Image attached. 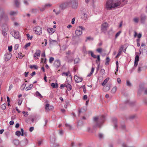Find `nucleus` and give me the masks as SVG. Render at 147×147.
I'll return each instance as SVG.
<instances>
[{"label": "nucleus", "mask_w": 147, "mask_h": 147, "mask_svg": "<svg viewBox=\"0 0 147 147\" xmlns=\"http://www.w3.org/2000/svg\"><path fill=\"white\" fill-rule=\"evenodd\" d=\"M121 4L120 0H107L105 8L107 10L114 9L119 8Z\"/></svg>", "instance_id": "obj_1"}, {"label": "nucleus", "mask_w": 147, "mask_h": 147, "mask_svg": "<svg viewBox=\"0 0 147 147\" xmlns=\"http://www.w3.org/2000/svg\"><path fill=\"white\" fill-rule=\"evenodd\" d=\"M105 120V116L102 115L99 117H95L93 118L94 124L93 125V129L96 130L97 127L101 128L104 121Z\"/></svg>", "instance_id": "obj_2"}, {"label": "nucleus", "mask_w": 147, "mask_h": 147, "mask_svg": "<svg viewBox=\"0 0 147 147\" xmlns=\"http://www.w3.org/2000/svg\"><path fill=\"white\" fill-rule=\"evenodd\" d=\"M65 54L66 57L67 59L68 62L70 63L72 62L74 58V54L69 50L66 52Z\"/></svg>", "instance_id": "obj_3"}, {"label": "nucleus", "mask_w": 147, "mask_h": 147, "mask_svg": "<svg viewBox=\"0 0 147 147\" xmlns=\"http://www.w3.org/2000/svg\"><path fill=\"white\" fill-rule=\"evenodd\" d=\"M0 11H1L0 15V22L2 21L7 22L8 20L7 16L5 13L4 11L0 7Z\"/></svg>", "instance_id": "obj_4"}, {"label": "nucleus", "mask_w": 147, "mask_h": 147, "mask_svg": "<svg viewBox=\"0 0 147 147\" xmlns=\"http://www.w3.org/2000/svg\"><path fill=\"white\" fill-rule=\"evenodd\" d=\"M69 6H71L74 9L77 8L78 5V0H70L68 2Z\"/></svg>", "instance_id": "obj_5"}, {"label": "nucleus", "mask_w": 147, "mask_h": 147, "mask_svg": "<svg viewBox=\"0 0 147 147\" xmlns=\"http://www.w3.org/2000/svg\"><path fill=\"white\" fill-rule=\"evenodd\" d=\"M109 26V24L107 22H104L101 25V30L105 34Z\"/></svg>", "instance_id": "obj_6"}, {"label": "nucleus", "mask_w": 147, "mask_h": 147, "mask_svg": "<svg viewBox=\"0 0 147 147\" xmlns=\"http://www.w3.org/2000/svg\"><path fill=\"white\" fill-rule=\"evenodd\" d=\"M33 30L35 34H36L39 35L42 33V28L39 26L34 28Z\"/></svg>", "instance_id": "obj_7"}, {"label": "nucleus", "mask_w": 147, "mask_h": 147, "mask_svg": "<svg viewBox=\"0 0 147 147\" xmlns=\"http://www.w3.org/2000/svg\"><path fill=\"white\" fill-rule=\"evenodd\" d=\"M83 29H84L82 26H79L75 31L76 34L78 36L80 35L82 33V30Z\"/></svg>", "instance_id": "obj_8"}, {"label": "nucleus", "mask_w": 147, "mask_h": 147, "mask_svg": "<svg viewBox=\"0 0 147 147\" xmlns=\"http://www.w3.org/2000/svg\"><path fill=\"white\" fill-rule=\"evenodd\" d=\"M55 140L56 139L55 137H54L53 138L51 139V146L52 147L59 146V144L55 142Z\"/></svg>", "instance_id": "obj_9"}, {"label": "nucleus", "mask_w": 147, "mask_h": 147, "mask_svg": "<svg viewBox=\"0 0 147 147\" xmlns=\"http://www.w3.org/2000/svg\"><path fill=\"white\" fill-rule=\"evenodd\" d=\"M146 19V16L144 14H142L140 16V20L141 23L142 24L145 23V21Z\"/></svg>", "instance_id": "obj_10"}, {"label": "nucleus", "mask_w": 147, "mask_h": 147, "mask_svg": "<svg viewBox=\"0 0 147 147\" xmlns=\"http://www.w3.org/2000/svg\"><path fill=\"white\" fill-rule=\"evenodd\" d=\"M11 34L16 39H18L19 37V34L18 31L11 32Z\"/></svg>", "instance_id": "obj_11"}, {"label": "nucleus", "mask_w": 147, "mask_h": 147, "mask_svg": "<svg viewBox=\"0 0 147 147\" xmlns=\"http://www.w3.org/2000/svg\"><path fill=\"white\" fill-rule=\"evenodd\" d=\"M11 56V55L10 53H7L5 55L4 58L5 61H8L10 59Z\"/></svg>", "instance_id": "obj_12"}, {"label": "nucleus", "mask_w": 147, "mask_h": 147, "mask_svg": "<svg viewBox=\"0 0 147 147\" xmlns=\"http://www.w3.org/2000/svg\"><path fill=\"white\" fill-rule=\"evenodd\" d=\"M67 6H69V5H68V2L62 3L60 5V7L61 9H65Z\"/></svg>", "instance_id": "obj_13"}, {"label": "nucleus", "mask_w": 147, "mask_h": 147, "mask_svg": "<svg viewBox=\"0 0 147 147\" xmlns=\"http://www.w3.org/2000/svg\"><path fill=\"white\" fill-rule=\"evenodd\" d=\"M53 65L56 68L59 67L61 65L60 60H56L54 63Z\"/></svg>", "instance_id": "obj_14"}, {"label": "nucleus", "mask_w": 147, "mask_h": 147, "mask_svg": "<svg viewBox=\"0 0 147 147\" xmlns=\"http://www.w3.org/2000/svg\"><path fill=\"white\" fill-rule=\"evenodd\" d=\"M74 78L75 82L77 83L81 82L82 80V78L79 77L77 76H74Z\"/></svg>", "instance_id": "obj_15"}, {"label": "nucleus", "mask_w": 147, "mask_h": 147, "mask_svg": "<svg viewBox=\"0 0 147 147\" xmlns=\"http://www.w3.org/2000/svg\"><path fill=\"white\" fill-rule=\"evenodd\" d=\"M40 50H38L36 51V53L34 55V57H36L39 56L40 55Z\"/></svg>", "instance_id": "obj_16"}, {"label": "nucleus", "mask_w": 147, "mask_h": 147, "mask_svg": "<svg viewBox=\"0 0 147 147\" xmlns=\"http://www.w3.org/2000/svg\"><path fill=\"white\" fill-rule=\"evenodd\" d=\"M47 31L49 33H51V34H52L55 31V30L52 28H49L47 29Z\"/></svg>", "instance_id": "obj_17"}, {"label": "nucleus", "mask_w": 147, "mask_h": 147, "mask_svg": "<svg viewBox=\"0 0 147 147\" xmlns=\"http://www.w3.org/2000/svg\"><path fill=\"white\" fill-rule=\"evenodd\" d=\"M67 88V90L68 91L72 89V86L71 85L69 84H66V86Z\"/></svg>", "instance_id": "obj_18"}, {"label": "nucleus", "mask_w": 147, "mask_h": 147, "mask_svg": "<svg viewBox=\"0 0 147 147\" xmlns=\"http://www.w3.org/2000/svg\"><path fill=\"white\" fill-rule=\"evenodd\" d=\"M88 54H90L91 56L94 58H96L97 57L96 56L94 55L92 51H89L88 52Z\"/></svg>", "instance_id": "obj_19"}, {"label": "nucleus", "mask_w": 147, "mask_h": 147, "mask_svg": "<svg viewBox=\"0 0 147 147\" xmlns=\"http://www.w3.org/2000/svg\"><path fill=\"white\" fill-rule=\"evenodd\" d=\"M110 89V87L109 86H105L103 88V91L105 92L108 91Z\"/></svg>", "instance_id": "obj_20"}, {"label": "nucleus", "mask_w": 147, "mask_h": 147, "mask_svg": "<svg viewBox=\"0 0 147 147\" xmlns=\"http://www.w3.org/2000/svg\"><path fill=\"white\" fill-rule=\"evenodd\" d=\"M50 43L53 45H57L58 44L57 41L56 40L51 39L50 40Z\"/></svg>", "instance_id": "obj_21"}, {"label": "nucleus", "mask_w": 147, "mask_h": 147, "mask_svg": "<svg viewBox=\"0 0 147 147\" xmlns=\"http://www.w3.org/2000/svg\"><path fill=\"white\" fill-rule=\"evenodd\" d=\"M82 16L84 20H86L88 19V15L85 12L83 13Z\"/></svg>", "instance_id": "obj_22"}, {"label": "nucleus", "mask_w": 147, "mask_h": 147, "mask_svg": "<svg viewBox=\"0 0 147 147\" xmlns=\"http://www.w3.org/2000/svg\"><path fill=\"white\" fill-rule=\"evenodd\" d=\"M18 13L17 11H11L9 13V15L11 16H14L16 15Z\"/></svg>", "instance_id": "obj_23"}, {"label": "nucleus", "mask_w": 147, "mask_h": 147, "mask_svg": "<svg viewBox=\"0 0 147 147\" xmlns=\"http://www.w3.org/2000/svg\"><path fill=\"white\" fill-rule=\"evenodd\" d=\"M113 121L114 125V128H116L117 127V125L116 124L117 119L115 118H114L113 119Z\"/></svg>", "instance_id": "obj_24"}, {"label": "nucleus", "mask_w": 147, "mask_h": 147, "mask_svg": "<svg viewBox=\"0 0 147 147\" xmlns=\"http://www.w3.org/2000/svg\"><path fill=\"white\" fill-rule=\"evenodd\" d=\"M109 80V78H107L103 81V82L102 84V85L103 86L105 85L107 83Z\"/></svg>", "instance_id": "obj_25"}, {"label": "nucleus", "mask_w": 147, "mask_h": 147, "mask_svg": "<svg viewBox=\"0 0 147 147\" xmlns=\"http://www.w3.org/2000/svg\"><path fill=\"white\" fill-rule=\"evenodd\" d=\"M110 61V59L109 57H107L106 59V62L105 63V65H108L109 64V63Z\"/></svg>", "instance_id": "obj_26"}, {"label": "nucleus", "mask_w": 147, "mask_h": 147, "mask_svg": "<svg viewBox=\"0 0 147 147\" xmlns=\"http://www.w3.org/2000/svg\"><path fill=\"white\" fill-rule=\"evenodd\" d=\"M51 85L53 88H56L58 87V84L57 83H52L51 84Z\"/></svg>", "instance_id": "obj_27"}, {"label": "nucleus", "mask_w": 147, "mask_h": 147, "mask_svg": "<svg viewBox=\"0 0 147 147\" xmlns=\"http://www.w3.org/2000/svg\"><path fill=\"white\" fill-rule=\"evenodd\" d=\"M142 64L141 63H140L139 65H138V72H140L141 71V68H142Z\"/></svg>", "instance_id": "obj_28"}, {"label": "nucleus", "mask_w": 147, "mask_h": 147, "mask_svg": "<svg viewBox=\"0 0 147 147\" xmlns=\"http://www.w3.org/2000/svg\"><path fill=\"white\" fill-rule=\"evenodd\" d=\"M30 69H32L33 68H34L35 69H36L38 68V67L37 65H30Z\"/></svg>", "instance_id": "obj_29"}, {"label": "nucleus", "mask_w": 147, "mask_h": 147, "mask_svg": "<svg viewBox=\"0 0 147 147\" xmlns=\"http://www.w3.org/2000/svg\"><path fill=\"white\" fill-rule=\"evenodd\" d=\"M142 50H141L142 49H141V48H140V51H139V55L141 54L142 53L143 54V53L144 52H143V50H144V51H145L146 53L147 52V50L145 49H142Z\"/></svg>", "instance_id": "obj_30"}, {"label": "nucleus", "mask_w": 147, "mask_h": 147, "mask_svg": "<svg viewBox=\"0 0 147 147\" xmlns=\"http://www.w3.org/2000/svg\"><path fill=\"white\" fill-rule=\"evenodd\" d=\"M139 18H134L133 19V21L136 23H138L139 22Z\"/></svg>", "instance_id": "obj_31"}, {"label": "nucleus", "mask_w": 147, "mask_h": 147, "mask_svg": "<svg viewBox=\"0 0 147 147\" xmlns=\"http://www.w3.org/2000/svg\"><path fill=\"white\" fill-rule=\"evenodd\" d=\"M22 142L23 143H24V144H23L24 146H26L28 144V141L27 139H25L24 140L22 141Z\"/></svg>", "instance_id": "obj_32"}, {"label": "nucleus", "mask_w": 147, "mask_h": 147, "mask_svg": "<svg viewBox=\"0 0 147 147\" xmlns=\"http://www.w3.org/2000/svg\"><path fill=\"white\" fill-rule=\"evenodd\" d=\"M13 143L16 145H18L19 144V141L18 140H15L13 141Z\"/></svg>", "instance_id": "obj_33"}, {"label": "nucleus", "mask_w": 147, "mask_h": 147, "mask_svg": "<svg viewBox=\"0 0 147 147\" xmlns=\"http://www.w3.org/2000/svg\"><path fill=\"white\" fill-rule=\"evenodd\" d=\"M117 90L116 87H114L111 90V92L113 93H114Z\"/></svg>", "instance_id": "obj_34"}, {"label": "nucleus", "mask_w": 147, "mask_h": 147, "mask_svg": "<svg viewBox=\"0 0 147 147\" xmlns=\"http://www.w3.org/2000/svg\"><path fill=\"white\" fill-rule=\"evenodd\" d=\"M35 94H36V96H39L41 98H42V96L39 93V92L38 91H36V92Z\"/></svg>", "instance_id": "obj_35"}, {"label": "nucleus", "mask_w": 147, "mask_h": 147, "mask_svg": "<svg viewBox=\"0 0 147 147\" xmlns=\"http://www.w3.org/2000/svg\"><path fill=\"white\" fill-rule=\"evenodd\" d=\"M31 45V43L30 42H29L28 43H26V44L24 46V48L26 49L27 48L29 47Z\"/></svg>", "instance_id": "obj_36"}, {"label": "nucleus", "mask_w": 147, "mask_h": 147, "mask_svg": "<svg viewBox=\"0 0 147 147\" xmlns=\"http://www.w3.org/2000/svg\"><path fill=\"white\" fill-rule=\"evenodd\" d=\"M70 74L69 71H68L67 72H63L62 74V75L63 76H67L69 74Z\"/></svg>", "instance_id": "obj_37"}, {"label": "nucleus", "mask_w": 147, "mask_h": 147, "mask_svg": "<svg viewBox=\"0 0 147 147\" xmlns=\"http://www.w3.org/2000/svg\"><path fill=\"white\" fill-rule=\"evenodd\" d=\"M26 36L27 37V38L28 39H30V40H31L32 39L33 37L32 36H30V35L29 34H27Z\"/></svg>", "instance_id": "obj_38"}, {"label": "nucleus", "mask_w": 147, "mask_h": 147, "mask_svg": "<svg viewBox=\"0 0 147 147\" xmlns=\"http://www.w3.org/2000/svg\"><path fill=\"white\" fill-rule=\"evenodd\" d=\"M97 60L96 61V63H98V61L99 62V63H100V56L99 55H98L97 56Z\"/></svg>", "instance_id": "obj_39"}, {"label": "nucleus", "mask_w": 147, "mask_h": 147, "mask_svg": "<svg viewBox=\"0 0 147 147\" xmlns=\"http://www.w3.org/2000/svg\"><path fill=\"white\" fill-rule=\"evenodd\" d=\"M15 134L18 136H20L21 134V132L20 131H17L16 132Z\"/></svg>", "instance_id": "obj_40"}, {"label": "nucleus", "mask_w": 147, "mask_h": 147, "mask_svg": "<svg viewBox=\"0 0 147 147\" xmlns=\"http://www.w3.org/2000/svg\"><path fill=\"white\" fill-rule=\"evenodd\" d=\"M136 117V115H131L129 116V118L130 119H133Z\"/></svg>", "instance_id": "obj_41"}, {"label": "nucleus", "mask_w": 147, "mask_h": 147, "mask_svg": "<svg viewBox=\"0 0 147 147\" xmlns=\"http://www.w3.org/2000/svg\"><path fill=\"white\" fill-rule=\"evenodd\" d=\"M6 104L4 103L1 106V108L3 110H5L6 108Z\"/></svg>", "instance_id": "obj_42"}, {"label": "nucleus", "mask_w": 147, "mask_h": 147, "mask_svg": "<svg viewBox=\"0 0 147 147\" xmlns=\"http://www.w3.org/2000/svg\"><path fill=\"white\" fill-rule=\"evenodd\" d=\"M14 2H15V4L16 5V6L17 7L18 6L19 4H20V3H19V2L18 0H15Z\"/></svg>", "instance_id": "obj_43"}, {"label": "nucleus", "mask_w": 147, "mask_h": 147, "mask_svg": "<svg viewBox=\"0 0 147 147\" xmlns=\"http://www.w3.org/2000/svg\"><path fill=\"white\" fill-rule=\"evenodd\" d=\"M139 56L138 55H136L135 57V61L138 62L139 61Z\"/></svg>", "instance_id": "obj_44"}, {"label": "nucleus", "mask_w": 147, "mask_h": 147, "mask_svg": "<svg viewBox=\"0 0 147 147\" xmlns=\"http://www.w3.org/2000/svg\"><path fill=\"white\" fill-rule=\"evenodd\" d=\"M100 73L102 75L105 74V70L103 69H101L100 71Z\"/></svg>", "instance_id": "obj_45"}, {"label": "nucleus", "mask_w": 147, "mask_h": 147, "mask_svg": "<svg viewBox=\"0 0 147 147\" xmlns=\"http://www.w3.org/2000/svg\"><path fill=\"white\" fill-rule=\"evenodd\" d=\"M79 61V59L78 58H76L74 60V64L78 63Z\"/></svg>", "instance_id": "obj_46"}, {"label": "nucleus", "mask_w": 147, "mask_h": 147, "mask_svg": "<svg viewBox=\"0 0 147 147\" xmlns=\"http://www.w3.org/2000/svg\"><path fill=\"white\" fill-rule=\"evenodd\" d=\"M122 52V51H121L119 50L118 53L117 54V55L116 56V58H117L119 57L121 55Z\"/></svg>", "instance_id": "obj_47"}, {"label": "nucleus", "mask_w": 147, "mask_h": 147, "mask_svg": "<svg viewBox=\"0 0 147 147\" xmlns=\"http://www.w3.org/2000/svg\"><path fill=\"white\" fill-rule=\"evenodd\" d=\"M127 85L128 86H131V83L129 80H127L126 81Z\"/></svg>", "instance_id": "obj_48"}, {"label": "nucleus", "mask_w": 147, "mask_h": 147, "mask_svg": "<svg viewBox=\"0 0 147 147\" xmlns=\"http://www.w3.org/2000/svg\"><path fill=\"white\" fill-rule=\"evenodd\" d=\"M54 59L53 57H51L50 58L49 60V62L50 63H52L54 60Z\"/></svg>", "instance_id": "obj_49"}, {"label": "nucleus", "mask_w": 147, "mask_h": 147, "mask_svg": "<svg viewBox=\"0 0 147 147\" xmlns=\"http://www.w3.org/2000/svg\"><path fill=\"white\" fill-rule=\"evenodd\" d=\"M65 126L69 128V129H71V126L69 124L67 123L65 124Z\"/></svg>", "instance_id": "obj_50"}, {"label": "nucleus", "mask_w": 147, "mask_h": 147, "mask_svg": "<svg viewBox=\"0 0 147 147\" xmlns=\"http://www.w3.org/2000/svg\"><path fill=\"white\" fill-rule=\"evenodd\" d=\"M24 56H23L22 54V53H19L18 55V57L20 59H22Z\"/></svg>", "instance_id": "obj_51"}, {"label": "nucleus", "mask_w": 147, "mask_h": 147, "mask_svg": "<svg viewBox=\"0 0 147 147\" xmlns=\"http://www.w3.org/2000/svg\"><path fill=\"white\" fill-rule=\"evenodd\" d=\"M121 31H119L118 32H117L115 36V38H117L118 36L121 33Z\"/></svg>", "instance_id": "obj_52"}, {"label": "nucleus", "mask_w": 147, "mask_h": 147, "mask_svg": "<svg viewBox=\"0 0 147 147\" xmlns=\"http://www.w3.org/2000/svg\"><path fill=\"white\" fill-rule=\"evenodd\" d=\"M37 10L36 9H32V12L33 13H35L37 12Z\"/></svg>", "instance_id": "obj_53"}, {"label": "nucleus", "mask_w": 147, "mask_h": 147, "mask_svg": "<svg viewBox=\"0 0 147 147\" xmlns=\"http://www.w3.org/2000/svg\"><path fill=\"white\" fill-rule=\"evenodd\" d=\"M50 107V105L49 104H47L46 105L45 109L46 110H48V108H49Z\"/></svg>", "instance_id": "obj_54"}, {"label": "nucleus", "mask_w": 147, "mask_h": 147, "mask_svg": "<svg viewBox=\"0 0 147 147\" xmlns=\"http://www.w3.org/2000/svg\"><path fill=\"white\" fill-rule=\"evenodd\" d=\"M19 45L18 44H16L15 45L14 47V49L15 50H16L18 48Z\"/></svg>", "instance_id": "obj_55"}, {"label": "nucleus", "mask_w": 147, "mask_h": 147, "mask_svg": "<svg viewBox=\"0 0 147 147\" xmlns=\"http://www.w3.org/2000/svg\"><path fill=\"white\" fill-rule=\"evenodd\" d=\"M102 49L101 48H99L97 49L96 50V51L99 53H101L102 51Z\"/></svg>", "instance_id": "obj_56"}, {"label": "nucleus", "mask_w": 147, "mask_h": 147, "mask_svg": "<svg viewBox=\"0 0 147 147\" xmlns=\"http://www.w3.org/2000/svg\"><path fill=\"white\" fill-rule=\"evenodd\" d=\"M124 46L123 45H121L119 50L121 51H122V50L123 49Z\"/></svg>", "instance_id": "obj_57"}, {"label": "nucleus", "mask_w": 147, "mask_h": 147, "mask_svg": "<svg viewBox=\"0 0 147 147\" xmlns=\"http://www.w3.org/2000/svg\"><path fill=\"white\" fill-rule=\"evenodd\" d=\"M66 86V84H62L60 85V88H63L64 87H65Z\"/></svg>", "instance_id": "obj_58"}, {"label": "nucleus", "mask_w": 147, "mask_h": 147, "mask_svg": "<svg viewBox=\"0 0 147 147\" xmlns=\"http://www.w3.org/2000/svg\"><path fill=\"white\" fill-rule=\"evenodd\" d=\"M26 86V85L25 84H23L22 85V87L23 88L22 89V90H24V88H25Z\"/></svg>", "instance_id": "obj_59"}, {"label": "nucleus", "mask_w": 147, "mask_h": 147, "mask_svg": "<svg viewBox=\"0 0 147 147\" xmlns=\"http://www.w3.org/2000/svg\"><path fill=\"white\" fill-rule=\"evenodd\" d=\"M87 95H85L83 96V99L84 100H86L87 99Z\"/></svg>", "instance_id": "obj_60"}, {"label": "nucleus", "mask_w": 147, "mask_h": 147, "mask_svg": "<svg viewBox=\"0 0 147 147\" xmlns=\"http://www.w3.org/2000/svg\"><path fill=\"white\" fill-rule=\"evenodd\" d=\"M12 49V47L11 46H9L8 47V50L9 51V52H10L11 51Z\"/></svg>", "instance_id": "obj_61"}, {"label": "nucleus", "mask_w": 147, "mask_h": 147, "mask_svg": "<svg viewBox=\"0 0 147 147\" xmlns=\"http://www.w3.org/2000/svg\"><path fill=\"white\" fill-rule=\"evenodd\" d=\"M75 18H74L72 20V21L71 22V23L72 24H74V21L75 20Z\"/></svg>", "instance_id": "obj_62"}, {"label": "nucleus", "mask_w": 147, "mask_h": 147, "mask_svg": "<svg viewBox=\"0 0 147 147\" xmlns=\"http://www.w3.org/2000/svg\"><path fill=\"white\" fill-rule=\"evenodd\" d=\"M117 82L119 84H120L121 82V79L119 78H117Z\"/></svg>", "instance_id": "obj_63"}, {"label": "nucleus", "mask_w": 147, "mask_h": 147, "mask_svg": "<svg viewBox=\"0 0 147 147\" xmlns=\"http://www.w3.org/2000/svg\"><path fill=\"white\" fill-rule=\"evenodd\" d=\"M34 129V127H31L29 129L30 131V132L32 131Z\"/></svg>", "instance_id": "obj_64"}]
</instances>
